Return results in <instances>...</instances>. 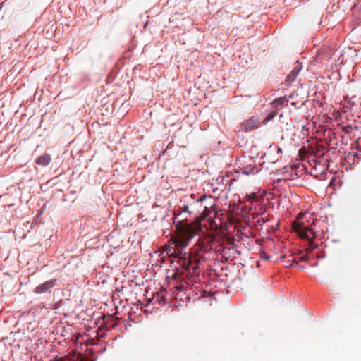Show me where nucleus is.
<instances>
[{"label": "nucleus", "mask_w": 361, "mask_h": 361, "mask_svg": "<svg viewBox=\"0 0 361 361\" xmlns=\"http://www.w3.org/2000/svg\"><path fill=\"white\" fill-rule=\"evenodd\" d=\"M302 68V65L300 62L297 61L296 62L294 63V66H293L292 71L288 75V76L286 77V83L287 85H290L295 80L298 73H300V71H301Z\"/></svg>", "instance_id": "10"}, {"label": "nucleus", "mask_w": 361, "mask_h": 361, "mask_svg": "<svg viewBox=\"0 0 361 361\" xmlns=\"http://www.w3.org/2000/svg\"><path fill=\"white\" fill-rule=\"evenodd\" d=\"M354 98L355 97H352L351 98L348 99V96L343 97L344 102L342 104V105L343 111L344 113L348 112L354 106L355 102L353 100Z\"/></svg>", "instance_id": "16"}, {"label": "nucleus", "mask_w": 361, "mask_h": 361, "mask_svg": "<svg viewBox=\"0 0 361 361\" xmlns=\"http://www.w3.org/2000/svg\"><path fill=\"white\" fill-rule=\"evenodd\" d=\"M262 164L257 163L251 157H244L240 163L239 169L245 175H255L262 169Z\"/></svg>", "instance_id": "7"}, {"label": "nucleus", "mask_w": 361, "mask_h": 361, "mask_svg": "<svg viewBox=\"0 0 361 361\" xmlns=\"http://www.w3.org/2000/svg\"><path fill=\"white\" fill-rule=\"evenodd\" d=\"M56 279H51L49 281H47L44 283L37 286L35 290L34 293L37 294H43L48 291H49L56 284Z\"/></svg>", "instance_id": "11"}, {"label": "nucleus", "mask_w": 361, "mask_h": 361, "mask_svg": "<svg viewBox=\"0 0 361 361\" xmlns=\"http://www.w3.org/2000/svg\"><path fill=\"white\" fill-rule=\"evenodd\" d=\"M166 255L177 259L181 267L188 271L185 283L190 285L188 281L196 283L199 274L197 270L199 269V264L203 259L202 255L204 250H189V252H184L185 250H164Z\"/></svg>", "instance_id": "4"}, {"label": "nucleus", "mask_w": 361, "mask_h": 361, "mask_svg": "<svg viewBox=\"0 0 361 361\" xmlns=\"http://www.w3.org/2000/svg\"><path fill=\"white\" fill-rule=\"evenodd\" d=\"M240 255V251L238 250H220V255L221 256V261L228 262L229 260H233V257H235L234 255Z\"/></svg>", "instance_id": "12"}, {"label": "nucleus", "mask_w": 361, "mask_h": 361, "mask_svg": "<svg viewBox=\"0 0 361 361\" xmlns=\"http://www.w3.org/2000/svg\"><path fill=\"white\" fill-rule=\"evenodd\" d=\"M290 105L293 106L295 108H300V106H301V105H298L297 102H290Z\"/></svg>", "instance_id": "22"}, {"label": "nucleus", "mask_w": 361, "mask_h": 361, "mask_svg": "<svg viewBox=\"0 0 361 361\" xmlns=\"http://www.w3.org/2000/svg\"><path fill=\"white\" fill-rule=\"evenodd\" d=\"M259 254H260L259 257L261 259H264L265 260H271L274 262H278L280 259H284L285 255H286L285 254L282 253L281 251L280 252V256H278L277 255H271L265 253L263 251V250H260Z\"/></svg>", "instance_id": "13"}, {"label": "nucleus", "mask_w": 361, "mask_h": 361, "mask_svg": "<svg viewBox=\"0 0 361 361\" xmlns=\"http://www.w3.org/2000/svg\"><path fill=\"white\" fill-rule=\"evenodd\" d=\"M292 97H293V95H290V96L288 97V98H292Z\"/></svg>", "instance_id": "26"}, {"label": "nucleus", "mask_w": 361, "mask_h": 361, "mask_svg": "<svg viewBox=\"0 0 361 361\" xmlns=\"http://www.w3.org/2000/svg\"><path fill=\"white\" fill-rule=\"evenodd\" d=\"M336 147H329L324 145H318L315 152H307L306 149L303 147L299 150V154L301 159H307L309 163L313 161L322 166H328L329 162L336 154Z\"/></svg>", "instance_id": "6"}, {"label": "nucleus", "mask_w": 361, "mask_h": 361, "mask_svg": "<svg viewBox=\"0 0 361 361\" xmlns=\"http://www.w3.org/2000/svg\"><path fill=\"white\" fill-rule=\"evenodd\" d=\"M287 169V171H288L289 169L291 170V172L292 173L290 174V178L292 179H293L295 178V176H298V173H297V171H296V167L295 166H290L288 168L286 169Z\"/></svg>", "instance_id": "21"}, {"label": "nucleus", "mask_w": 361, "mask_h": 361, "mask_svg": "<svg viewBox=\"0 0 361 361\" xmlns=\"http://www.w3.org/2000/svg\"><path fill=\"white\" fill-rule=\"evenodd\" d=\"M300 256L298 257H295L293 258L292 261L293 262H297V259H300V260H307V259L308 258V255H307V253L306 254H303L302 251L300 252Z\"/></svg>", "instance_id": "19"}, {"label": "nucleus", "mask_w": 361, "mask_h": 361, "mask_svg": "<svg viewBox=\"0 0 361 361\" xmlns=\"http://www.w3.org/2000/svg\"><path fill=\"white\" fill-rule=\"evenodd\" d=\"M236 241L238 243L239 240L235 239V238H229L228 239V244H230L231 245H232V248H238L239 247L241 246V245H239L238 243H236Z\"/></svg>", "instance_id": "18"}, {"label": "nucleus", "mask_w": 361, "mask_h": 361, "mask_svg": "<svg viewBox=\"0 0 361 361\" xmlns=\"http://www.w3.org/2000/svg\"><path fill=\"white\" fill-rule=\"evenodd\" d=\"M358 130L356 126L347 125L341 127V138L343 144L347 145L348 139L351 140L355 137V132Z\"/></svg>", "instance_id": "9"}, {"label": "nucleus", "mask_w": 361, "mask_h": 361, "mask_svg": "<svg viewBox=\"0 0 361 361\" xmlns=\"http://www.w3.org/2000/svg\"><path fill=\"white\" fill-rule=\"evenodd\" d=\"M183 274L184 273L183 271H180L179 269H177V271L173 274V277L176 280H179L181 279Z\"/></svg>", "instance_id": "20"}, {"label": "nucleus", "mask_w": 361, "mask_h": 361, "mask_svg": "<svg viewBox=\"0 0 361 361\" xmlns=\"http://www.w3.org/2000/svg\"><path fill=\"white\" fill-rule=\"evenodd\" d=\"M184 202L183 197L180 200V204L174 210L173 224L180 230V233L176 240V243L180 248H185L190 245V242L194 240V246L197 248H217L220 245L219 240L213 235H205L196 231L191 224L188 223L192 217L199 221V208H189V211H185L183 208Z\"/></svg>", "instance_id": "1"}, {"label": "nucleus", "mask_w": 361, "mask_h": 361, "mask_svg": "<svg viewBox=\"0 0 361 361\" xmlns=\"http://www.w3.org/2000/svg\"><path fill=\"white\" fill-rule=\"evenodd\" d=\"M311 214L306 212L305 213H300L298 215L297 219L293 223V228L298 234V237L303 240L307 242V245H304L305 248H318L319 245L314 244V240L316 238V233L310 224H306L304 220L310 218Z\"/></svg>", "instance_id": "5"}, {"label": "nucleus", "mask_w": 361, "mask_h": 361, "mask_svg": "<svg viewBox=\"0 0 361 361\" xmlns=\"http://www.w3.org/2000/svg\"><path fill=\"white\" fill-rule=\"evenodd\" d=\"M250 207L248 213L245 215V224H235L234 229L239 235H244L248 239L252 233L251 229L255 231H264L265 232H274L279 225L278 219L270 216L267 212L266 204L264 197L257 193L247 194L245 197Z\"/></svg>", "instance_id": "2"}, {"label": "nucleus", "mask_w": 361, "mask_h": 361, "mask_svg": "<svg viewBox=\"0 0 361 361\" xmlns=\"http://www.w3.org/2000/svg\"><path fill=\"white\" fill-rule=\"evenodd\" d=\"M160 248H167V249H169V248H171V247L169 245H164V246L161 247Z\"/></svg>", "instance_id": "24"}, {"label": "nucleus", "mask_w": 361, "mask_h": 361, "mask_svg": "<svg viewBox=\"0 0 361 361\" xmlns=\"http://www.w3.org/2000/svg\"><path fill=\"white\" fill-rule=\"evenodd\" d=\"M261 120L259 116H252L244 120L241 123L237 126V131L241 132H250L259 128Z\"/></svg>", "instance_id": "8"}, {"label": "nucleus", "mask_w": 361, "mask_h": 361, "mask_svg": "<svg viewBox=\"0 0 361 361\" xmlns=\"http://www.w3.org/2000/svg\"><path fill=\"white\" fill-rule=\"evenodd\" d=\"M277 152H278V154H281L282 153V149H281V147H277Z\"/></svg>", "instance_id": "23"}, {"label": "nucleus", "mask_w": 361, "mask_h": 361, "mask_svg": "<svg viewBox=\"0 0 361 361\" xmlns=\"http://www.w3.org/2000/svg\"><path fill=\"white\" fill-rule=\"evenodd\" d=\"M278 114L277 109H274L272 111H271L265 117L264 122V123H267L268 121L272 120Z\"/></svg>", "instance_id": "17"}, {"label": "nucleus", "mask_w": 361, "mask_h": 361, "mask_svg": "<svg viewBox=\"0 0 361 361\" xmlns=\"http://www.w3.org/2000/svg\"><path fill=\"white\" fill-rule=\"evenodd\" d=\"M289 102V99L286 97H281L277 99H275L271 103V106L273 109H279L282 108L283 106H286Z\"/></svg>", "instance_id": "14"}, {"label": "nucleus", "mask_w": 361, "mask_h": 361, "mask_svg": "<svg viewBox=\"0 0 361 361\" xmlns=\"http://www.w3.org/2000/svg\"><path fill=\"white\" fill-rule=\"evenodd\" d=\"M185 211H189V208H199V221L208 219L210 226L217 228L222 226L223 221L216 209L215 200L211 195H202L199 197L195 194L185 195L183 197Z\"/></svg>", "instance_id": "3"}, {"label": "nucleus", "mask_w": 361, "mask_h": 361, "mask_svg": "<svg viewBox=\"0 0 361 361\" xmlns=\"http://www.w3.org/2000/svg\"><path fill=\"white\" fill-rule=\"evenodd\" d=\"M221 248H222V249H224V248H225V247H224V246H223V245H221Z\"/></svg>", "instance_id": "25"}, {"label": "nucleus", "mask_w": 361, "mask_h": 361, "mask_svg": "<svg viewBox=\"0 0 361 361\" xmlns=\"http://www.w3.org/2000/svg\"><path fill=\"white\" fill-rule=\"evenodd\" d=\"M51 157L49 154L45 153L35 159V164L37 165L46 166L51 162Z\"/></svg>", "instance_id": "15"}]
</instances>
